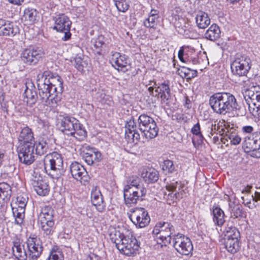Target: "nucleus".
<instances>
[{
    "instance_id": "nucleus-36",
    "label": "nucleus",
    "mask_w": 260,
    "mask_h": 260,
    "mask_svg": "<svg viewBox=\"0 0 260 260\" xmlns=\"http://www.w3.org/2000/svg\"><path fill=\"white\" fill-rule=\"evenodd\" d=\"M38 12L35 9L27 8L24 10L22 19L28 24H32L36 20Z\"/></svg>"
},
{
    "instance_id": "nucleus-54",
    "label": "nucleus",
    "mask_w": 260,
    "mask_h": 260,
    "mask_svg": "<svg viewBox=\"0 0 260 260\" xmlns=\"http://www.w3.org/2000/svg\"><path fill=\"white\" fill-rule=\"evenodd\" d=\"M191 132L196 136L202 134L200 130V125L199 122L194 125L193 127L191 128Z\"/></svg>"
},
{
    "instance_id": "nucleus-64",
    "label": "nucleus",
    "mask_w": 260,
    "mask_h": 260,
    "mask_svg": "<svg viewBox=\"0 0 260 260\" xmlns=\"http://www.w3.org/2000/svg\"><path fill=\"white\" fill-rule=\"evenodd\" d=\"M2 109L4 113L8 114V108L6 104H2Z\"/></svg>"
},
{
    "instance_id": "nucleus-32",
    "label": "nucleus",
    "mask_w": 260,
    "mask_h": 260,
    "mask_svg": "<svg viewBox=\"0 0 260 260\" xmlns=\"http://www.w3.org/2000/svg\"><path fill=\"white\" fill-rule=\"evenodd\" d=\"M39 223L44 234L47 236L53 235L55 229L54 220H40Z\"/></svg>"
},
{
    "instance_id": "nucleus-19",
    "label": "nucleus",
    "mask_w": 260,
    "mask_h": 260,
    "mask_svg": "<svg viewBox=\"0 0 260 260\" xmlns=\"http://www.w3.org/2000/svg\"><path fill=\"white\" fill-rule=\"evenodd\" d=\"M111 61L112 66L118 71L125 73L130 68L128 57L124 54L115 52L112 55Z\"/></svg>"
},
{
    "instance_id": "nucleus-1",
    "label": "nucleus",
    "mask_w": 260,
    "mask_h": 260,
    "mask_svg": "<svg viewBox=\"0 0 260 260\" xmlns=\"http://www.w3.org/2000/svg\"><path fill=\"white\" fill-rule=\"evenodd\" d=\"M138 127L134 118L131 119L125 124V137L128 141L137 143L140 138L137 128L147 139H152L158 135V128L154 120L146 114H141L138 120Z\"/></svg>"
},
{
    "instance_id": "nucleus-63",
    "label": "nucleus",
    "mask_w": 260,
    "mask_h": 260,
    "mask_svg": "<svg viewBox=\"0 0 260 260\" xmlns=\"http://www.w3.org/2000/svg\"><path fill=\"white\" fill-rule=\"evenodd\" d=\"M251 188V186H247L245 187L243 190H242V193L243 192H247L248 193L250 191V189Z\"/></svg>"
},
{
    "instance_id": "nucleus-46",
    "label": "nucleus",
    "mask_w": 260,
    "mask_h": 260,
    "mask_svg": "<svg viewBox=\"0 0 260 260\" xmlns=\"http://www.w3.org/2000/svg\"><path fill=\"white\" fill-rule=\"evenodd\" d=\"M160 88L161 89V94L160 95V99L162 101L165 102L168 101L170 96V89L169 85L166 83H163L160 85Z\"/></svg>"
},
{
    "instance_id": "nucleus-61",
    "label": "nucleus",
    "mask_w": 260,
    "mask_h": 260,
    "mask_svg": "<svg viewBox=\"0 0 260 260\" xmlns=\"http://www.w3.org/2000/svg\"><path fill=\"white\" fill-rule=\"evenodd\" d=\"M148 89L150 94L152 96H155V92L154 91L153 86H150Z\"/></svg>"
},
{
    "instance_id": "nucleus-24",
    "label": "nucleus",
    "mask_w": 260,
    "mask_h": 260,
    "mask_svg": "<svg viewBox=\"0 0 260 260\" xmlns=\"http://www.w3.org/2000/svg\"><path fill=\"white\" fill-rule=\"evenodd\" d=\"M31 184L39 196H45L48 194L50 187L47 183L42 179L35 177L31 180Z\"/></svg>"
},
{
    "instance_id": "nucleus-41",
    "label": "nucleus",
    "mask_w": 260,
    "mask_h": 260,
    "mask_svg": "<svg viewBox=\"0 0 260 260\" xmlns=\"http://www.w3.org/2000/svg\"><path fill=\"white\" fill-rule=\"evenodd\" d=\"M25 209L12 207V212L15 218V223L21 225L23 222L25 216Z\"/></svg>"
},
{
    "instance_id": "nucleus-4",
    "label": "nucleus",
    "mask_w": 260,
    "mask_h": 260,
    "mask_svg": "<svg viewBox=\"0 0 260 260\" xmlns=\"http://www.w3.org/2000/svg\"><path fill=\"white\" fill-rule=\"evenodd\" d=\"M110 238L120 252L127 256L136 254L140 247L137 240L132 235H124L115 231L110 234Z\"/></svg>"
},
{
    "instance_id": "nucleus-55",
    "label": "nucleus",
    "mask_w": 260,
    "mask_h": 260,
    "mask_svg": "<svg viewBox=\"0 0 260 260\" xmlns=\"http://www.w3.org/2000/svg\"><path fill=\"white\" fill-rule=\"evenodd\" d=\"M196 136L197 137V140H196V138H192V143L193 144L195 145L196 143H197L198 145L202 144L204 140L203 135L201 134Z\"/></svg>"
},
{
    "instance_id": "nucleus-23",
    "label": "nucleus",
    "mask_w": 260,
    "mask_h": 260,
    "mask_svg": "<svg viewBox=\"0 0 260 260\" xmlns=\"http://www.w3.org/2000/svg\"><path fill=\"white\" fill-rule=\"evenodd\" d=\"M91 200L93 205L98 211L102 212L105 210L102 194L97 187H93L92 189Z\"/></svg>"
},
{
    "instance_id": "nucleus-34",
    "label": "nucleus",
    "mask_w": 260,
    "mask_h": 260,
    "mask_svg": "<svg viewBox=\"0 0 260 260\" xmlns=\"http://www.w3.org/2000/svg\"><path fill=\"white\" fill-rule=\"evenodd\" d=\"M142 177L148 183H154L158 179V172L153 169H150L142 173Z\"/></svg>"
},
{
    "instance_id": "nucleus-15",
    "label": "nucleus",
    "mask_w": 260,
    "mask_h": 260,
    "mask_svg": "<svg viewBox=\"0 0 260 260\" xmlns=\"http://www.w3.org/2000/svg\"><path fill=\"white\" fill-rule=\"evenodd\" d=\"M250 62L249 58L243 55H237L231 65L233 74L238 76H246L250 69Z\"/></svg>"
},
{
    "instance_id": "nucleus-51",
    "label": "nucleus",
    "mask_w": 260,
    "mask_h": 260,
    "mask_svg": "<svg viewBox=\"0 0 260 260\" xmlns=\"http://www.w3.org/2000/svg\"><path fill=\"white\" fill-rule=\"evenodd\" d=\"M27 202V198L21 196L17 197L16 202V206L15 207L22 208L25 209V207Z\"/></svg>"
},
{
    "instance_id": "nucleus-2",
    "label": "nucleus",
    "mask_w": 260,
    "mask_h": 260,
    "mask_svg": "<svg viewBox=\"0 0 260 260\" xmlns=\"http://www.w3.org/2000/svg\"><path fill=\"white\" fill-rule=\"evenodd\" d=\"M209 105L214 112L219 114L239 109L235 97L229 92L213 94L210 97Z\"/></svg>"
},
{
    "instance_id": "nucleus-25",
    "label": "nucleus",
    "mask_w": 260,
    "mask_h": 260,
    "mask_svg": "<svg viewBox=\"0 0 260 260\" xmlns=\"http://www.w3.org/2000/svg\"><path fill=\"white\" fill-rule=\"evenodd\" d=\"M83 157L89 165H96L102 159L101 153L93 148L84 152Z\"/></svg>"
},
{
    "instance_id": "nucleus-17",
    "label": "nucleus",
    "mask_w": 260,
    "mask_h": 260,
    "mask_svg": "<svg viewBox=\"0 0 260 260\" xmlns=\"http://www.w3.org/2000/svg\"><path fill=\"white\" fill-rule=\"evenodd\" d=\"M43 54V51L41 48L30 46L23 51L21 53V58L25 63L35 65L38 62Z\"/></svg>"
},
{
    "instance_id": "nucleus-16",
    "label": "nucleus",
    "mask_w": 260,
    "mask_h": 260,
    "mask_svg": "<svg viewBox=\"0 0 260 260\" xmlns=\"http://www.w3.org/2000/svg\"><path fill=\"white\" fill-rule=\"evenodd\" d=\"M133 188H130L129 185L125 186L124 192V199L125 204L127 206H131L132 205L137 204L138 201L142 200V198L145 196L146 193V188L137 189Z\"/></svg>"
},
{
    "instance_id": "nucleus-57",
    "label": "nucleus",
    "mask_w": 260,
    "mask_h": 260,
    "mask_svg": "<svg viewBox=\"0 0 260 260\" xmlns=\"http://www.w3.org/2000/svg\"><path fill=\"white\" fill-rule=\"evenodd\" d=\"M48 260H62L61 258V256H59L58 255L55 253H51L49 257L48 258Z\"/></svg>"
},
{
    "instance_id": "nucleus-8",
    "label": "nucleus",
    "mask_w": 260,
    "mask_h": 260,
    "mask_svg": "<svg viewBox=\"0 0 260 260\" xmlns=\"http://www.w3.org/2000/svg\"><path fill=\"white\" fill-rule=\"evenodd\" d=\"M174 231L173 225L168 222H159L156 223L153 230L152 234L156 242L159 244L167 245L171 243L173 236L171 235Z\"/></svg>"
},
{
    "instance_id": "nucleus-42",
    "label": "nucleus",
    "mask_w": 260,
    "mask_h": 260,
    "mask_svg": "<svg viewBox=\"0 0 260 260\" xmlns=\"http://www.w3.org/2000/svg\"><path fill=\"white\" fill-rule=\"evenodd\" d=\"M54 211L51 207L46 206L42 209L40 214V220H53Z\"/></svg>"
},
{
    "instance_id": "nucleus-38",
    "label": "nucleus",
    "mask_w": 260,
    "mask_h": 260,
    "mask_svg": "<svg viewBox=\"0 0 260 260\" xmlns=\"http://www.w3.org/2000/svg\"><path fill=\"white\" fill-rule=\"evenodd\" d=\"M94 49L97 54L101 55L102 49L106 47L105 38L103 36H99L96 39L92 40Z\"/></svg>"
},
{
    "instance_id": "nucleus-53",
    "label": "nucleus",
    "mask_w": 260,
    "mask_h": 260,
    "mask_svg": "<svg viewBox=\"0 0 260 260\" xmlns=\"http://www.w3.org/2000/svg\"><path fill=\"white\" fill-rule=\"evenodd\" d=\"M241 141V138L236 134L234 133L233 136H231L230 142L232 144L237 145L240 143Z\"/></svg>"
},
{
    "instance_id": "nucleus-49",
    "label": "nucleus",
    "mask_w": 260,
    "mask_h": 260,
    "mask_svg": "<svg viewBox=\"0 0 260 260\" xmlns=\"http://www.w3.org/2000/svg\"><path fill=\"white\" fill-rule=\"evenodd\" d=\"M75 67L80 72L84 71V69L86 68L87 66V63L86 61L83 60V59L80 56H76L74 58Z\"/></svg>"
},
{
    "instance_id": "nucleus-44",
    "label": "nucleus",
    "mask_w": 260,
    "mask_h": 260,
    "mask_svg": "<svg viewBox=\"0 0 260 260\" xmlns=\"http://www.w3.org/2000/svg\"><path fill=\"white\" fill-rule=\"evenodd\" d=\"M240 233L234 226L226 227L225 230L224 239H239Z\"/></svg>"
},
{
    "instance_id": "nucleus-10",
    "label": "nucleus",
    "mask_w": 260,
    "mask_h": 260,
    "mask_svg": "<svg viewBox=\"0 0 260 260\" xmlns=\"http://www.w3.org/2000/svg\"><path fill=\"white\" fill-rule=\"evenodd\" d=\"M184 187V184L180 181H173L166 185L168 192H165L164 199L168 204L172 205L183 198Z\"/></svg>"
},
{
    "instance_id": "nucleus-60",
    "label": "nucleus",
    "mask_w": 260,
    "mask_h": 260,
    "mask_svg": "<svg viewBox=\"0 0 260 260\" xmlns=\"http://www.w3.org/2000/svg\"><path fill=\"white\" fill-rule=\"evenodd\" d=\"M155 92V96L160 97L161 93V89L160 88V86H158L154 91Z\"/></svg>"
},
{
    "instance_id": "nucleus-28",
    "label": "nucleus",
    "mask_w": 260,
    "mask_h": 260,
    "mask_svg": "<svg viewBox=\"0 0 260 260\" xmlns=\"http://www.w3.org/2000/svg\"><path fill=\"white\" fill-rule=\"evenodd\" d=\"M221 31L216 24L211 25L204 34L205 39L211 41H216L220 37Z\"/></svg>"
},
{
    "instance_id": "nucleus-7",
    "label": "nucleus",
    "mask_w": 260,
    "mask_h": 260,
    "mask_svg": "<svg viewBox=\"0 0 260 260\" xmlns=\"http://www.w3.org/2000/svg\"><path fill=\"white\" fill-rule=\"evenodd\" d=\"M44 166L45 172L52 178H59L63 175L65 172L62 157L56 152H53L45 156Z\"/></svg>"
},
{
    "instance_id": "nucleus-13",
    "label": "nucleus",
    "mask_w": 260,
    "mask_h": 260,
    "mask_svg": "<svg viewBox=\"0 0 260 260\" xmlns=\"http://www.w3.org/2000/svg\"><path fill=\"white\" fill-rule=\"evenodd\" d=\"M172 243L177 251L182 255H187L193 250L191 241L182 234L173 235Z\"/></svg>"
},
{
    "instance_id": "nucleus-31",
    "label": "nucleus",
    "mask_w": 260,
    "mask_h": 260,
    "mask_svg": "<svg viewBox=\"0 0 260 260\" xmlns=\"http://www.w3.org/2000/svg\"><path fill=\"white\" fill-rule=\"evenodd\" d=\"M14 255L18 260H26L27 254L24 249V246L21 245L19 242L14 241L12 248Z\"/></svg>"
},
{
    "instance_id": "nucleus-11",
    "label": "nucleus",
    "mask_w": 260,
    "mask_h": 260,
    "mask_svg": "<svg viewBox=\"0 0 260 260\" xmlns=\"http://www.w3.org/2000/svg\"><path fill=\"white\" fill-rule=\"evenodd\" d=\"M243 148L245 152L250 153L251 156L260 157V132L246 137L243 143Z\"/></svg>"
},
{
    "instance_id": "nucleus-9",
    "label": "nucleus",
    "mask_w": 260,
    "mask_h": 260,
    "mask_svg": "<svg viewBox=\"0 0 260 260\" xmlns=\"http://www.w3.org/2000/svg\"><path fill=\"white\" fill-rule=\"evenodd\" d=\"M244 99L250 113L260 117V86H252L245 91Z\"/></svg>"
},
{
    "instance_id": "nucleus-35",
    "label": "nucleus",
    "mask_w": 260,
    "mask_h": 260,
    "mask_svg": "<svg viewBox=\"0 0 260 260\" xmlns=\"http://www.w3.org/2000/svg\"><path fill=\"white\" fill-rule=\"evenodd\" d=\"M224 245L227 250L231 253H235L239 250V239H224Z\"/></svg>"
},
{
    "instance_id": "nucleus-58",
    "label": "nucleus",
    "mask_w": 260,
    "mask_h": 260,
    "mask_svg": "<svg viewBox=\"0 0 260 260\" xmlns=\"http://www.w3.org/2000/svg\"><path fill=\"white\" fill-rule=\"evenodd\" d=\"M234 134V133H229L225 134V135L223 137H222L221 138L223 143H224V144L225 143V142H224V140H225L226 141H230L231 136H233Z\"/></svg>"
},
{
    "instance_id": "nucleus-48",
    "label": "nucleus",
    "mask_w": 260,
    "mask_h": 260,
    "mask_svg": "<svg viewBox=\"0 0 260 260\" xmlns=\"http://www.w3.org/2000/svg\"><path fill=\"white\" fill-rule=\"evenodd\" d=\"M161 166L162 170L166 174L172 173L175 169L173 161L169 159L164 160Z\"/></svg>"
},
{
    "instance_id": "nucleus-39",
    "label": "nucleus",
    "mask_w": 260,
    "mask_h": 260,
    "mask_svg": "<svg viewBox=\"0 0 260 260\" xmlns=\"http://www.w3.org/2000/svg\"><path fill=\"white\" fill-rule=\"evenodd\" d=\"M35 147L36 154L40 155L45 154L49 148L48 143L44 138L39 139L35 144Z\"/></svg>"
},
{
    "instance_id": "nucleus-62",
    "label": "nucleus",
    "mask_w": 260,
    "mask_h": 260,
    "mask_svg": "<svg viewBox=\"0 0 260 260\" xmlns=\"http://www.w3.org/2000/svg\"><path fill=\"white\" fill-rule=\"evenodd\" d=\"M150 16H155V17L158 18V12L155 10H152L150 13Z\"/></svg>"
},
{
    "instance_id": "nucleus-59",
    "label": "nucleus",
    "mask_w": 260,
    "mask_h": 260,
    "mask_svg": "<svg viewBox=\"0 0 260 260\" xmlns=\"http://www.w3.org/2000/svg\"><path fill=\"white\" fill-rule=\"evenodd\" d=\"M252 198V201L253 202H257L258 200H260V193L255 191L254 193V196H253V195L251 196Z\"/></svg>"
},
{
    "instance_id": "nucleus-33",
    "label": "nucleus",
    "mask_w": 260,
    "mask_h": 260,
    "mask_svg": "<svg viewBox=\"0 0 260 260\" xmlns=\"http://www.w3.org/2000/svg\"><path fill=\"white\" fill-rule=\"evenodd\" d=\"M213 219L215 224L218 226H222L225 222L224 213L221 209L218 207L213 208Z\"/></svg>"
},
{
    "instance_id": "nucleus-43",
    "label": "nucleus",
    "mask_w": 260,
    "mask_h": 260,
    "mask_svg": "<svg viewBox=\"0 0 260 260\" xmlns=\"http://www.w3.org/2000/svg\"><path fill=\"white\" fill-rule=\"evenodd\" d=\"M174 26L180 34H183L185 31V20L179 16H175Z\"/></svg>"
},
{
    "instance_id": "nucleus-3",
    "label": "nucleus",
    "mask_w": 260,
    "mask_h": 260,
    "mask_svg": "<svg viewBox=\"0 0 260 260\" xmlns=\"http://www.w3.org/2000/svg\"><path fill=\"white\" fill-rule=\"evenodd\" d=\"M110 238L120 252L127 256L136 254L140 247L137 240L132 235H124L115 231L110 234Z\"/></svg>"
},
{
    "instance_id": "nucleus-56",
    "label": "nucleus",
    "mask_w": 260,
    "mask_h": 260,
    "mask_svg": "<svg viewBox=\"0 0 260 260\" xmlns=\"http://www.w3.org/2000/svg\"><path fill=\"white\" fill-rule=\"evenodd\" d=\"M242 132L244 133L250 134L252 133L254 128L252 126L246 125L242 127Z\"/></svg>"
},
{
    "instance_id": "nucleus-5",
    "label": "nucleus",
    "mask_w": 260,
    "mask_h": 260,
    "mask_svg": "<svg viewBox=\"0 0 260 260\" xmlns=\"http://www.w3.org/2000/svg\"><path fill=\"white\" fill-rule=\"evenodd\" d=\"M60 130L65 135L73 136L82 140L87 136V132L79 121L73 117L60 116L58 119Z\"/></svg>"
},
{
    "instance_id": "nucleus-29",
    "label": "nucleus",
    "mask_w": 260,
    "mask_h": 260,
    "mask_svg": "<svg viewBox=\"0 0 260 260\" xmlns=\"http://www.w3.org/2000/svg\"><path fill=\"white\" fill-rule=\"evenodd\" d=\"M196 22L199 28L204 29L210 24L211 21L207 13L203 11H199L196 15Z\"/></svg>"
},
{
    "instance_id": "nucleus-14",
    "label": "nucleus",
    "mask_w": 260,
    "mask_h": 260,
    "mask_svg": "<svg viewBox=\"0 0 260 260\" xmlns=\"http://www.w3.org/2000/svg\"><path fill=\"white\" fill-rule=\"evenodd\" d=\"M55 25L53 29L56 31L64 33L62 38V40L66 41L71 38V33L70 28L72 24L69 18L64 14H57L53 18Z\"/></svg>"
},
{
    "instance_id": "nucleus-6",
    "label": "nucleus",
    "mask_w": 260,
    "mask_h": 260,
    "mask_svg": "<svg viewBox=\"0 0 260 260\" xmlns=\"http://www.w3.org/2000/svg\"><path fill=\"white\" fill-rule=\"evenodd\" d=\"M47 73H43L38 76L37 86L39 90V95L41 102L47 106L55 108L57 105V103L60 101V98L56 93L53 92L51 86L46 80V76H48Z\"/></svg>"
},
{
    "instance_id": "nucleus-20",
    "label": "nucleus",
    "mask_w": 260,
    "mask_h": 260,
    "mask_svg": "<svg viewBox=\"0 0 260 260\" xmlns=\"http://www.w3.org/2000/svg\"><path fill=\"white\" fill-rule=\"evenodd\" d=\"M26 243L28 256L32 259H37L41 255L43 249L40 240L37 238H29Z\"/></svg>"
},
{
    "instance_id": "nucleus-22",
    "label": "nucleus",
    "mask_w": 260,
    "mask_h": 260,
    "mask_svg": "<svg viewBox=\"0 0 260 260\" xmlns=\"http://www.w3.org/2000/svg\"><path fill=\"white\" fill-rule=\"evenodd\" d=\"M70 172L73 177L77 180L81 181L83 180L86 181L88 179V176L87 171L84 167L78 162L75 161L71 164Z\"/></svg>"
},
{
    "instance_id": "nucleus-26",
    "label": "nucleus",
    "mask_w": 260,
    "mask_h": 260,
    "mask_svg": "<svg viewBox=\"0 0 260 260\" xmlns=\"http://www.w3.org/2000/svg\"><path fill=\"white\" fill-rule=\"evenodd\" d=\"M19 32V28L13 22L7 23L4 20V25L0 29V36L14 37Z\"/></svg>"
},
{
    "instance_id": "nucleus-18",
    "label": "nucleus",
    "mask_w": 260,
    "mask_h": 260,
    "mask_svg": "<svg viewBox=\"0 0 260 260\" xmlns=\"http://www.w3.org/2000/svg\"><path fill=\"white\" fill-rule=\"evenodd\" d=\"M34 149V143L23 144L18 151L20 161L27 165L31 164L35 160Z\"/></svg>"
},
{
    "instance_id": "nucleus-27",
    "label": "nucleus",
    "mask_w": 260,
    "mask_h": 260,
    "mask_svg": "<svg viewBox=\"0 0 260 260\" xmlns=\"http://www.w3.org/2000/svg\"><path fill=\"white\" fill-rule=\"evenodd\" d=\"M24 97L26 99V102L30 106H32L37 102L38 96L35 90V87L30 85V87L26 86V89L23 93Z\"/></svg>"
},
{
    "instance_id": "nucleus-30",
    "label": "nucleus",
    "mask_w": 260,
    "mask_h": 260,
    "mask_svg": "<svg viewBox=\"0 0 260 260\" xmlns=\"http://www.w3.org/2000/svg\"><path fill=\"white\" fill-rule=\"evenodd\" d=\"M12 194L11 186L6 182L0 183V200L4 204L9 200Z\"/></svg>"
},
{
    "instance_id": "nucleus-45",
    "label": "nucleus",
    "mask_w": 260,
    "mask_h": 260,
    "mask_svg": "<svg viewBox=\"0 0 260 260\" xmlns=\"http://www.w3.org/2000/svg\"><path fill=\"white\" fill-rule=\"evenodd\" d=\"M117 10L121 12H125L129 8V0H114Z\"/></svg>"
},
{
    "instance_id": "nucleus-47",
    "label": "nucleus",
    "mask_w": 260,
    "mask_h": 260,
    "mask_svg": "<svg viewBox=\"0 0 260 260\" xmlns=\"http://www.w3.org/2000/svg\"><path fill=\"white\" fill-rule=\"evenodd\" d=\"M141 178L139 177L134 176L130 177L128 181V184L130 185V188H137L135 190H137V189L145 188L140 184Z\"/></svg>"
},
{
    "instance_id": "nucleus-40",
    "label": "nucleus",
    "mask_w": 260,
    "mask_h": 260,
    "mask_svg": "<svg viewBox=\"0 0 260 260\" xmlns=\"http://www.w3.org/2000/svg\"><path fill=\"white\" fill-rule=\"evenodd\" d=\"M179 75L182 78L187 80H190L197 76L198 72L196 70H191L189 68L182 67L181 69L178 70Z\"/></svg>"
},
{
    "instance_id": "nucleus-12",
    "label": "nucleus",
    "mask_w": 260,
    "mask_h": 260,
    "mask_svg": "<svg viewBox=\"0 0 260 260\" xmlns=\"http://www.w3.org/2000/svg\"><path fill=\"white\" fill-rule=\"evenodd\" d=\"M127 214L132 222L140 228L145 227L150 221L148 213L144 208L131 209Z\"/></svg>"
},
{
    "instance_id": "nucleus-21",
    "label": "nucleus",
    "mask_w": 260,
    "mask_h": 260,
    "mask_svg": "<svg viewBox=\"0 0 260 260\" xmlns=\"http://www.w3.org/2000/svg\"><path fill=\"white\" fill-rule=\"evenodd\" d=\"M43 73H47L48 76H46V80H48V84L51 86L53 92L61 94L63 91V80L57 74H53L49 71H44Z\"/></svg>"
},
{
    "instance_id": "nucleus-50",
    "label": "nucleus",
    "mask_w": 260,
    "mask_h": 260,
    "mask_svg": "<svg viewBox=\"0 0 260 260\" xmlns=\"http://www.w3.org/2000/svg\"><path fill=\"white\" fill-rule=\"evenodd\" d=\"M158 18L155 17V16H149L144 21V25L147 27L155 28L156 25V20Z\"/></svg>"
},
{
    "instance_id": "nucleus-37",
    "label": "nucleus",
    "mask_w": 260,
    "mask_h": 260,
    "mask_svg": "<svg viewBox=\"0 0 260 260\" xmlns=\"http://www.w3.org/2000/svg\"><path fill=\"white\" fill-rule=\"evenodd\" d=\"M19 141H23V144L32 143V141L34 139V134L31 129L28 127H24L19 135Z\"/></svg>"
},
{
    "instance_id": "nucleus-52",
    "label": "nucleus",
    "mask_w": 260,
    "mask_h": 260,
    "mask_svg": "<svg viewBox=\"0 0 260 260\" xmlns=\"http://www.w3.org/2000/svg\"><path fill=\"white\" fill-rule=\"evenodd\" d=\"M232 211L233 216H234L235 218H238L242 216V207L240 205H234Z\"/></svg>"
}]
</instances>
